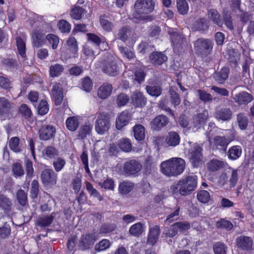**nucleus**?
Segmentation results:
<instances>
[{
  "instance_id": "obj_6",
  "label": "nucleus",
  "mask_w": 254,
  "mask_h": 254,
  "mask_svg": "<svg viewBox=\"0 0 254 254\" xmlns=\"http://www.w3.org/2000/svg\"><path fill=\"white\" fill-rule=\"evenodd\" d=\"M213 47L212 41L208 39H198L194 43L195 50L203 56L210 55Z\"/></svg>"
},
{
  "instance_id": "obj_54",
  "label": "nucleus",
  "mask_w": 254,
  "mask_h": 254,
  "mask_svg": "<svg viewBox=\"0 0 254 254\" xmlns=\"http://www.w3.org/2000/svg\"><path fill=\"white\" fill-rule=\"evenodd\" d=\"M197 93L199 99L204 103L209 102L212 100L211 95L204 90L199 89L197 90Z\"/></svg>"
},
{
  "instance_id": "obj_53",
  "label": "nucleus",
  "mask_w": 254,
  "mask_h": 254,
  "mask_svg": "<svg viewBox=\"0 0 254 254\" xmlns=\"http://www.w3.org/2000/svg\"><path fill=\"white\" fill-rule=\"evenodd\" d=\"M216 226L217 228L226 229L228 231L231 230L233 227V225L231 222L224 219L217 221Z\"/></svg>"
},
{
  "instance_id": "obj_48",
  "label": "nucleus",
  "mask_w": 254,
  "mask_h": 254,
  "mask_svg": "<svg viewBox=\"0 0 254 254\" xmlns=\"http://www.w3.org/2000/svg\"><path fill=\"white\" fill-rule=\"evenodd\" d=\"M213 249L215 254H226L227 247L224 243L219 242L213 245Z\"/></svg>"
},
{
  "instance_id": "obj_35",
  "label": "nucleus",
  "mask_w": 254,
  "mask_h": 254,
  "mask_svg": "<svg viewBox=\"0 0 254 254\" xmlns=\"http://www.w3.org/2000/svg\"><path fill=\"white\" fill-rule=\"evenodd\" d=\"M177 90L178 89L176 87L171 86L169 91L171 103L175 106H178L181 103V99L180 98V96L177 92Z\"/></svg>"
},
{
  "instance_id": "obj_12",
  "label": "nucleus",
  "mask_w": 254,
  "mask_h": 254,
  "mask_svg": "<svg viewBox=\"0 0 254 254\" xmlns=\"http://www.w3.org/2000/svg\"><path fill=\"white\" fill-rule=\"evenodd\" d=\"M55 133V127L51 125L43 126L39 130L40 138L43 140H48L54 137Z\"/></svg>"
},
{
  "instance_id": "obj_3",
  "label": "nucleus",
  "mask_w": 254,
  "mask_h": 254,
  "mask_svg": "<svg viewBox=\"0 0 254 254\" xmlns=\"http://www.w3.org/2000/svg\"><path fill=\"white\" fill-rule=\"evenodd\" d=\"M133 17L139 20H146L147 15L154 9L153 0H136L134 4Z\"/></svg>"
},
{
  "instance_id": "obj_22",
  "label": "nucleus",
  "mask_w": 254,
  "mask_h": 254,
  "mask_svg": "<svg viewBox=\"0 0 254 254\" xmlns=\"http://www.w3.org/2000/svg\"><path fill=\"white\" fill-rule=\"evenodd\" d=\"M133 33V31L129 26H123L119 30L117 34L118 38L123 42H125L128 38L132 37Z\"/></svg>"
},
{
  "instance_id": "obj_39",
  "label": "nucleus",
  "mask_w": 254,
  "mask_h": 254,
  "mask_svg": "<svg viewBox=\"0 0 254 254\" xmlns=\"http://www.w3.org/2000/svg\"><path fill=\"white\" fill-rule=\"evenodd\" d=\"M143 231V225L140 222H138L132 225L129 230V233L130 235L138 237Z\"/></svg>"
},
{
  "instance_id": "obj_26",
  "label": "nucleus",
  "mask_w": 254,
  "mask_h": 254,
  "mask_svg": "<svg viewBox=\"0 0 254 254\" xmlns=\"http://www.w3.org/2000/svg\"><path fill=\"white\" fill-rule=\"evenodd\" d=\"M233 99L239 104H246L252 100V96L246 92L236 94L233 96Z\"/></svg>"
},
{
  "instance_id": "obj_38",
  "label": "nucleus",
  "mask_w": 254,
  "mask_h": 254,
  "mask_svg": "<svg viewBox=\"0 0 254 254\" xmlns=\"http://www.w3.org/2000/svg\"><path fill=\"white\" fill-rule=\"evenodd\" d=\"M225 163L224 162L218 160H212L207 164L208 169L212 171H216L224 168Z\"/></svg>"
},
{
  "instance_id": "obj_37",
  "label": "nucleus",
  "mask_w": 254,
  "mask_h": 254,
  "mask_svg": "<svg viewBox=\"0 0 254 254\" xmlns=\"http://www.w3.org/2000/svg\"><path fill=\"white\" fill-rule=\"evenodd\" d=\"M118 146L124 152H129L132 149L131 141L128 138H123L121 139L119 141Z\"/></svg>"
},
{
  "instance_id": "obj_27",
  "label": "nucleus",
  "mask_w": 254,
  "mask_h": 254,
  "mask_svg": "<svg viewBox=\"0 0 254 254\" xmlns=\"http://www.w3.org/2000/svg\"><path fill=\"white\" fill-rule=\"evenodd\" d=\"M237 123L241 130L247 128L249 120L247 115L244 113H240L237 115Z\"/></svg>"
},
{
  "instance_id": "obj_2",
  "label": "nucleus",
  "mask_w": 254,
  "mask_h": 254,
  "mask_svg": "<svg viewBox=\"0 0 254 254\" xmlns=\"http://www.w3.org/2000/svg\"><path fill=\"white\" fill-rule=\"evenodd\" d=\"M185 161L181 158H173L163 162L160 165L162 173L167 177L177 176L185 168Z\"/></svg>"
},
{
  "instance_id": "obj_63",
  "label": "nucleus",
  "mask_w": 254,
  "mask_h": 254,
  "mask_svg": "<svg viewBox=\"0 0 254 254\" xmlns=\"http://www.w3.org/2000/svg\"><path fill=\"white\" fill-rule=\"evenodd\" d=\"M178 231L175 226V223L172 225L169 228L166 229L163 235H164L166 237L173 238L176 236L178 234Z\"/></svg>"
},
{
  "instance_id": "obj_47",
  "label": "nucleus",
  "mask_w": 254,
  "mask_h": 254,
  "mask_svg": "<svg viewBox=\"0 0 254 254\" xmlns=\"http://www.w3.org/2000/svg\"><path fill=\"white\" fill-rule=\"evenodd\" d=\"M111 245V242L107 239H103L96 244L94 247L96 252H101L108 249Z\"/></svg>"
},
{
  "instance_id": "obj_57",
  "label": "nucleus",
  "mask_w": 254,
  "mask_h": 254,
  "mask_svg": "<svg viewBox=\"0 0 254 254\" xmlns=\"http://www.w3.org/2000/svg\"><path fill=\"white\" fill-rule=\"evenodd\" d=\"M11 105L5 98H0V114L6 113L10 108Z\"/></svg>"
},
{
  "instance_id": "obj_11",
  "label": "nucleus",
  "mask_w": 254,
  "mask_h": 254,
  "mask_svg": "<svg viewBox=\"0 0 254 254\" xmlns=\"http://www.w3.org/2000/svg\"><path fill=\"white\" fill-rule=\"evenodd\" d=\"M169 122V120L165 115H159L155 117L150 123L151 128L155 131H159L165 127Z\"/></svg>"
},
{
  "instance_id": "obj_42",
  "label": "nucleus",
  "mask_w": 254,
  "mask_h": 254,
  "mask_svg": "<svg viewBox=\"0 0 254 254\" xmlns=\"http://www.w3.org/2000/svg\"><path fill=\"white\" fill-rule=\"evenodd\" d=\"M32 38L33 46L34 47L39 48L44 44V37L40 32H34L33 34Z\"/></svg>"
},
{
  "instance_id": "obj_19",
  "label": "nucleus",
  "mask_w": 254,
  "mask_h": 254,
  "mask_svg": "<svg viewBox=\"0 0 254 254\" xmlns=\"http://www.w3.org/2000/svg\"><path fill=\"white\" fill-rule=\"evenodd\" d=\"M233 112L229 108H223L218 110L215 112V118L222 121H229L232 118Z\"/></svg>"
},
{
  "instance_id": "obj_18",
  "label": "nucleus",
  "mask_w": 254,
  "mask_h": 254,
  "mask_svg": "<svg viewBox=\"0 0 254 254\" xmlns=\"http://www.w3.org/2000/svg\"><path fill=\"white\" fill-rule=\"evenodd\" d=\"M131 101L135 107L142 108L146 105L147 99L142 92L135 91L133 93Z\"/></svg>"
},
{
  "instance_id": "obj_58",
  "label": "nucleus",
  "mask_w": 254,
  "mask_h": 254,
  "mask_svg": "<svg viewBox=\"0 0 254 254\" xmlns=\"http://www.w3.org/2000/svg\"><path fill=\"white\" fill-rule=\"evenodd\" d=\"M178 231L180 232L185 233L190 228V224L188 221H181L175 223Z\"/></svg>"
},
{
  "instance_id": "obj_7",
  "label": "nucleus",
  "mask_w": 254,
  "mask_h": 254,
  "mask_svg": "<svg viewBox=\"0 0 254 254\" xmlns=\"http://www.w3.org/2000/svg\"><path fill=\"white\" fill-rule=\"evenodd\" d=\"M41 178L45 186L51 188L57 183V174L53 170L47 169L42 171Z\"/></svg>"
},
{
  "instance_id": "obj_62",
  "label": "nucleus",
  "mask_w": 254,
  "mask_h": 254,
  "mask_svg": "<svg viewBox=\"0 0 254 254\" xmlns=\"http://www.w3.org/2000/svg\"><path fill=\"white\" fill-rule=\"evenodd\" d=\"M82 87L83 90L87 92H89L92 90L93 83L91 79L88 76L85 77L83 79L82 82Z\"/></svg>"
},
{
  "instance_id": "obj_52",
  "label": "nucleus",
  "mask_w": 254,
  "mask_h": 254,
  "mask_svg": "<svg viewBox=\"0 0 254 254\" xmlns=\"http://www.w3.org/2000/svg\"><path fill=\"white\" fill-rule=\"evenodd\" d=\"M16 45L19 55L22 57L25 58L26 57L25 49L26 45L25 42L20 37H17Z\"/></svg>"
},
{
  "instance_id": "obj_24",
  "label": "nucleus",
  "mask_w": 254,
  "mask_h": 254,
  "mask_svg": "<svg viewBox=\"0 0 254 254\" xmlns=\"http://www.w3.org/2000/svg\"><path fill=\"white\" fill-rule=\"evenodd\" d=\"M160 233L158 226H155L150 229L147 243L153 246L157 242Z\"/></svg>"
},
{
  "instance_id": "obj_4",
  "label": "nucleus",
  "mask_w": 254,
  "mask_h": 254,
  "mask_svg": "<svg viewBox=\"0 0 254 254\" xmlns=\"http://www.w3.org/2000/svg\"><path fill=\"white\" fill-rule=\"evenodd\" d=\"M102 71L111 76H115L119 74L120 68L117 61L110 54H107L102 62Z\"/></svg>"
},
{
  "instance_id": "obj_25",
  "label": "nucleus",
  "mask_w": 254,
  "mask_h": 254,
  "mask_svg": "<svg viewBox=\"0 0 254 254\" xmlns=\"http://www.w3.org/2000/svg\"><path fill=\"white\" fill-rule=\"evenodd\" d=\"M208 22L204 18H199L192 24L191 29L194 31L204 32L208 28Z\"/></svg>"
},
{
  "instance_id": "obj_30",
  "label": "nucleus",
  "mask_w": 254,
  "mask_h": 254,
  "mask_svg": "<svg viewBox=\"0 0 254 254\" xmlns=\"http://www.w3.org/2000/svg\"><path fill=\"white\" fill-rule=\"evenodd\" d=\"M129 117L127 113L123 112L116 120V127L120 129L129 122Z\"/></svg>"
},
{
  "instance_id": "obj_55",
  "label": "nucleus",
  "mask_w": 254,
  "mask_h": 254,
  "mask_svg": "<svg viewBox=\"0 0 254 254\" xmlns=\"http://www.w3.org/2000/svg\"><path fill=\"white\" fill-rule=\"evenodd\" d=\"M197 199L202 203H207L210 199L209 193L205 190L199 191L197 194Z\"/></svg>"
},
{
  "instance_id": "obj_5",
  "label": "nucleus",
  "mask_w": 254,
  "mask_h": 254,
  "mask_svg": "<svg viewBox=\"0 0 254 254\" xmlns=\"http://www.w3.org/2000/svg\"><path fill=\"white\" fill-rule=\"evenodd\" d=\"M202 149L198 144L195 143L189 150L190 161L192 165L197 167L203 164Z\"/></svg>"
},
{
  "instance_id": "obj_15",
  "label": "nucleus",
  "mask_w": 254,
  "mask_h": 254,
  "mask_svg": "<svg viewBox=\"0 0 254 254\" xmlns=\"http://www.w3.org/2000/svg\"><path fill=\"white\" fill-rule=\"evenodd\" d=\"M96 240L95 233L83 235L80 238L79 246L82 250L88 249Z\"/></svg>"
},
{
  "instance_id": "obj_33",
  "label": "nucleus",
  "mask_w": 254,
  "mask_h": 254,
  "mask_svg": "<svg viewBox=\"0 0 254 254\" xmlns=\"http://www.w3.org/2000/svg\"><path fill=\"white\" fill-rule=\"evenodd\" d=\"M66 126L70 131H75L79 126V122L77 117H68L66 120Z\"/></svg>"
},
{
  "instance_id": "obj_49",
  "label": "nucleus",
  "mask_w": 254,
  "mask_h": 254,
  "mask_svg": "<svg viewBox=\"0 0 254 254\" xmlns=\"http://www.w3.org/2000/svg\"><path fill=\"white\" fill-rule=\"evenodd\" d=\"M100 22L102 28L108 31H111L113 27V24L109 21L108 17L105 15L101 16Z\"/></svg>"
},
{
  "instance_id": "obj_61",
  "label": "nucleus",
  "mask_w": 254,
  "mask_h": 254,
  "mask_svg": "<svg viewBox=\"0 0 254 254\" xmlns=\"http://www.w3.org/2000/svg\"><path fill=\"white\" fill-rule=\"evenodd\" d=\"M58 26L60 30L63 33H69L71 29L70 24L65 20L59 21Z\"/></svg>"
},
{
  "instance_id": "obj_1",
  "label": "nucleus",
  "mask_w": 254,
  "mask_h": 254,
  "mask_svg": "<svg viewBox=\"0 0 254 254\" xmlns=\"http://www.w3.org/2000/svg\"><path fill=\"white\" fill-rule=\"evenodd\" d=\"M197 184L196 176H187L180 179L176 184L171 186L170 190L174 194L188 195L195 190Z\"/></svg>"
},
{
  "instance_id": "obj_59",
  "label": "nucleus",
  "mask_w": 254,
  "mask_h": 254,
  "mask_svg": "<svg viewBox=\"0 0 254 254\" xmlns=\"http://www.w3.org/2000/svg\"><path fill=\"white\" fill-rule=\"evenodd\" d=\"M19 139L17 137H12L9 142V146L10 148L15 152H19L20 149L19 146Z\"/></svg>"
},
{
  "instance_id": "obj_64",
  "label": "nucleus",
  "mask_w": 254,
  "mask_h": 254,
  "mask_svg": "<svg viewBox=\"0 0 254 254\" xmlns=\"http://www.w3.org/2000/svg\"><path fill=\"white\" fill-rule=\"evenodd\" d=\"M46 39L49 41V43L52 45V49L55 50L57 48L59 43V38L57 36L49 34L47 35Z\"/></svg>"
},
{
  "instance_id": "obj_46",
  "label": "nucleus",
  "mask_w": 254,
  "mask_h": 254,
  "mask_svg": "<svg viewBox=\"0 0 254 254\" xmlns=\"http://www.w3.org/2000/svg\"><path fill=\"white\" fill-rule=\"evenodd\" d=\"M64 68L63 65L57 64L52 65L50 67V74L52 77L59 76L63 72Z\"/></svg>"
},
{
  "instance_id": "obj_56",
  "label": "nucleus",
  "mask_w": 254,
  "mask_h": 254,
  "mask_svg": "<svg viewBox=\"0 0 254 254\" xmlns=\"http://www.w3.org/2000/svg\"><path fill=\"white\" fill-rule=\"evenodd\" d=\"M84 11V9L83 8L76 6L71 9L70 15L72 18L78 20L81 18Z\"/></svg>"
},
{
  "instance_id": "obj_8",
  "label": "nucleus",
  "mask_w": 254,
  "mask_h": 254,
  "mask_svg": "<svg viewBox=\"0 0 254 254\" xmlns=\"http://www.w3.org/2000/svg\"><path fill=\"white\" fill-rule=\"evenodd\" d=\"M141 169V164L133 159L126 162L124 166V171L128 175H134L140 172Z\"/></svg>"
},
{
  "instance_id": "obj_51",
  "label": "nucleus",
  "mask_w": 254,
  "mask_h": 254,
  "mask_svg": "<svg viewBox=\"0 0 254 254\" xmlns=\"http://www.w3.org/2000/svg\"><path fill=\"white\" fill-rule=\"evenodd\" d=\"M229 61L232 65L236 66L240 58V54L238 51L231 50L229 51Z\"/></svg>"
},
{
  "instance_id": "obj_44",
  "label": "nucleus",
  "mask_w": 254,
  "mask_h": 254,
  "mask_svg": "<svg viewBox=\"0 0 254 254\" xmlns=\"http://www.w3.org/2000/svg\"><path fill=\"white\" fill-rule=\"evenodd\" d=\"M177 6L179 13L182 15H185L188 13L189 5L186 0H177Z\"/></svg>"
},
{
  "instance_id": "obj_36",
  "label": "nucleus",
  "mask_w": 254,
  "mask_h": 254,
  "mask_svg": "<svg viewBox=\"0 0 254 254\" xmlns=\"http://www.w3.org/2000/svg\"><path fill=\"white\" fill-rule=\"evenodd\" d=\"M134 184L129 182H123L120 183L119 187V192L123 194H126L130 192L133 189Z\"/></svg>"
},
{
  "instance_id": "obj_41",
  "label": "nucleus",
  "mask_w": 254,
  "mask_h": 254,
  "mask_svg": "<svg viewBox=\"0 0 254 254\" xmlns=\"http://www.w3.org/2000/svg\"><path fill=\"white\" fill-rule=\"evenodd\" d=\"M229 73V69L224 67L214 76L215 79L220 83H222L224 80L227 79Z\"/></svg>"
},
{
  "instance_id": "obj_45",
  "label": "nucleus",
  "mask_w": 254,
  "mask_h": 254,
  "mask_svg": "<svg viewBox=\"0 0 254 254\" xmlns=\"http://www.w3.org/2000/svg\"><path fill=\"white\" fill-rule=\"evenodd\" d=\"M43 154L48 158H54L59 154L58 150L53 146L46 147L43 151Z\"/></svg>"
},
{
  "instance_id": "obj_28",
  "label": "nucleus",
  "mask_w": 254,
  "mask_h": 254,
  "mask_svg": "<svg viewBox=\"0 0 254 254\" xmlns=\"http://www.w3.org/2000/svg\"><path fill=\"white\" fill-rule=\"evenodd\" d=\"M146 92L151 96L158 97L162 92V87L160 85H146L145 87Z\"/></svg>"
},
{
  "instance_id": "obj_43",
  "label": "nucleus",
  "mask_w": 254,
  "mask_h": 254,
  "mask_svg": "<svg viewBox=\"0 0 254 254\" xmlns=\"http://www.w3.org/2000/svg\"><path fill=\"white\" fill-rule=\"evenodd\" d=\"M92 127L89 125L81 126L78 130V138L83 139L91 133Z\"/></svg>"
},
{
  "instance_id": "obj_13",
  "label": "nucleus",
  "mask_w": 254,
  "mask_h": 254,
  "mask_svg": "<svg viewBox=\"0 0 254 254\" xmlns=\"http://www.w3.org/2000/svg\"><path fill=\"white\" fill-rule=\"evenodd\" d=\"M171 38L173 45L178 51L181 50L186 44V39L184 35L178 32H173Z\"/></svg>"
},
{
  "instance_id": "obj_17",
  "label": "nucleus",
  "mask_w": 254,
  "mask_h": 254,
  "mask_svg": "<svg viewBox=\"0 0 254 254\" xmlns=\"http://www.w3.org/2000/svg\"><path fill=\"white\" fill-rule=\"evenodd\" d=\"M236 242L238 247L244 250L249 251L252 249L253 241L249 237L240 236L237 238Z\"/></svg>"
},
{
  "instance_id": "obj_21",
  "label": "nucleus",
  "mask_w": 254,
  "mask_h": 254,
  "mask_svg": "<svg viewBox=\"0 0 254 254\" xmlns=\"http://www.w3.org/2000/svg\"><path fill=\"white\" fill-rule=\"evenodd\" d=\"M180 142L179 135L175 131H170L167 135L165 143L168 146L175 147L178 145Z\"/></svg>"
},
{
  "instance_id": "obj_23",
  "label": "nucleus",
  "mask_w": 254,
  "mask_h": 254,
  "mask_svg": "<svg viewBox=\"0 0 254 254\" xmlns=\"http://www.w3.org/2000/svg\"><path fill=\"white\" fill-rule=\"evenodd\" d=\"M113 89L112 85L108 83H103L98 89L97 94L99 98L105 99L111 94Z\"/></svg>"
},
{
  "instance_id": "obj_31",
  "label": "nucleus",
  "mask_w": 254,
  "mask_h": 254,
  "mask_svg": "<svg viewBox=\"0 0 254 254\" xmlns=\"http://www.w3.org/2000/svg\"><path fill=\"white\" fill-rule=\"evenodd\" d=\"M208 17L213 21V23L219 26L222 25V21L220 15L217 11L214 9H210L208 12Z\"/></svg>"
},
{
  "instance_id": "obj_40",
  "label": "nucleus",
  "mask_w": 254,
  "mask_h": 254,
  "mask_svg": "<svg viewBox=\"0 0 254 254\" xmlns=\"http://www.w3.org/2000/svg\"><path fill=\"white\" fill-rule=\"evenodd\" d=\"M228 154L230 159L236 160L241 155L242 149L239 146H234L229 149Z\"/></svg>"
},
{
  "instance_id": "obj_16",
  "label": "nucleus",
  "mask_w": 254,
  "mask_h": 254,
  "mask_svg": "<svg viewBox=\"0 0 254 254\" xmlns=\"http://www.w3.org/2000/svg\"><path fill=\"white\" fill-rule=\"evenodd\" d=\"M214 146L216 149L226 152L230 141L225 136H216L213 138Z\"/></svg>"
},
{
  "instance_id": "obj_50",
  "label": "nucleus",
  "mask_w": 254,
  "mask_h": 254,
  "mask_svg": "<svg viewBox=\"0 0 254 254\" xmlns=\"http://www.w3.org/2000/svg\"><path fill=\"white\" fill-rule=\"evenodd\" d=\"M12 172L15 177H22L24 174L23 168L19 163H15L11 166Z\"/></svg>"
},
{
  "instance_id": "obj_10",
  "label": "nucleus",
  "mask_w": 254,
  "mask_h": 254,
  "mask_svg": "<svg viewBox=\"0 0 254 254\" xmlns=\"http://www.w3.org/2000/svg\"><path fill=\"white\" fill-rule=\"evenodd\" d=\"M208 117L209 113L206 109L201 113L194 115L192 122L193 127L197 129L200 128L205 124Z\"/></svg>"
},
{
  "instance_id": "obj_9",
  "label": "nucleus",
  "mask_w": 254,
  "mask_h": 254,
  "mask_svg": "<svg viewBox=\"0 0 254 254\" xmlns=\"http://www.w3.org/2000/svg\"><path fill=\"white\" fill-rule=\"evenodd\" d=\"M110 127V121L108 117L100 116L98 118L95 123V130L98 134H105L108 131Z\"/></svg>"
},
{
  "instance_id": "obj_20",
  "label": "nucleus",
  "mask_w": 254,
  "mask_h": 254,
  "mask_svg": "<svg viewBox=\"0 0 254 254\" xmlns=\"http://www.w3.org/2000/svg\"><path fill=\"white\" fill-rule=\"evenodd\" d=\"M167 59V57L161 52H152L149 56L150 63L154 65H161L166 62Z\"/></svg>"
},
{
  "instance_id": "obj_60",
  "label": "nucleus",
  "mask_w": 254,
  "mask_h": 254,
  "mask_svg": "<svg viewBox=\"0 0 254 254\" xmlns=\"http://www.w3.org/2000/svg\"><path fill=\"white\" fill-rule=\"evenodd\" d=\"M119 49L124 57L129 60H131L135 58L134 54L131 49L124 47H120Z\"/></svg>"
},
{
  "instance_id": "obj_14",
  "label": "nucleus",
  "mask_w": 254,
  "mask_h": 254,
  "mask_svg": "<svg viewBox=\"0 0 254 254\" xmlns=\"http://www.w3.org/2000/svg\"><path fill=\"white\" fill-rule=\"evenodd\" d=\"M53 99L56 105H60L63 102L64 95L63 88L60 83H57L53 86L52 89Z\"/></svg>"
},
{
  "instance_id": "obj_34",
  "label": "nucleus",
  "mask_w": 254,
  "mask_h": 254,
  "mask_svg": "<svg viewBox=\"0 0 254 254\" xmlns=\"http://www.w3.org/2000/svg\"><path fill=\"white\" fill-rule=\"evenodd\" d=\"M133 132L135 138L138 141L143 140L145 138V128L140 124L136 125L133 127Z\"/></svg>"
},
{
  "instance_id": "obj_29",
  "label": "nucleus",
  "mask_w": 254,
  "mask_h": 254,
  "mask_svg": "<svg viewBox=\"0 0 254 254\" xmlns=\"http://www.w3.org/2000/svg\"><path fill=\"white\" fill-rule=\"evenodd\" d=\"M12 202L11 200L5 195L0 193V208L5 212L11 211Z\"/></svg>"
},
{
  "instance_id": "obj_32",
  "label": "nucleus",
  "mask_w": 254,
  "mask_h": 254,
  "mask_svg": "<svg viewBox=\"0 0 254 254\" xmlns=\"http://www.w3.org/2000/svg\"><path fill=\"white\" fill-rule=\"evenodd\" d=\"M54 218V216L52 214L39 217L37 221V224L41 227L48 226L52 223Z\"/></svg>"
}]
</instances>
